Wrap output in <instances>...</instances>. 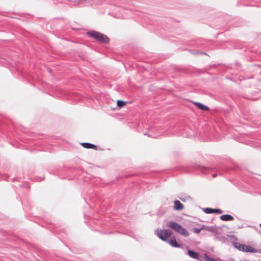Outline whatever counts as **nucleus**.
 <instances>
[{"label": "nucleus", "mask_w": 261, "mask_h": 261, "mask_svg": "<svg viewBox=\"0 0 261 261\" xmlns=\"http://www.w3.org/2000/svg\"><path fill=\"white\" fill-rule=\"evenodd\" d=\"M167 226L184 237H188L189 235L188 231L185 228L174 221H169Z\"/></svg>", "instance_id": "1"}, {"label": "nucleus", "mask_w": 261, "mask_h": 261, "mask_svg": "<svg viewBox=\"0 0 261 261\" xmlns=\"http://www.w3.org/2000/svg\"><path fill=\"white\" fill-rule=\"evenodd\" d=\"M87 33L90 37L101 43H107L110 41L109 38L106 35L102 34L100 32L95 31H91L88 32Z\"/></svg>", "instance_id": "2"}, {"label": "nucleus", "mask_w": 261, "mask_h": 261, "mask_svg": "<svg viewBox=\"0 0 261 261\" xmlns=\"http://www.w3.org/2000/svg\"><path fill=\"white\" fill-rule=\"evenodd\" d=\"M155 233L162 240L168 241V238L172 235V232L169 229H156Z\"/></svg>", "instance_id": "3"}, {"label": "nucleus", "mask_w": 261, "mask_h": 261, "mask_svg": "<svg viewBox=\"0 0 261 261\" xmlns=\"http://www.w3.org/2000/svg\"><path fill=\"white\" fill-rule=\"evenodd\" d=\"M233 245L239 250L242 251H244L245 252H256V249L249 245L242 244L237 242L233 243Z\"/></svg>", "instance_id": "4"}, {"label": "nucleus", "mask_w": 261, "mask_h": 261, "mask_svg": "<svg viewBox=\"0 0 261 261\" xmlns=\"http://www.w3.org/2000/svg\"><path fill=\"white\" fill-rule=\"evenodd\" d=\"M184 209V205L178 200H176L174 201V210L180 211Z\"/></svg>", "instance_id": "5"}, {"label": "nucleus", "mask_w": 261, "mask_h": 261, "mask_svg": "<svg viewBox=\"0 0 261 261\" xmlns=\"http://www.w3.org/2000/svg\"><path fill=\"white\" fill-rule=\"evenodd\" d=\"M220 219L221 220L224 221H232L234 220V218L232 216L228 214H225L221 216Z\"/></svg>", "instance_id": "6"}, {"label": "nucleus", "mask_w": 261, "mask_h": 261, "mask_svg": "<svg viewBox=\"0 0 261 261\" xmlns=\"http://www.w3.org/2000/svg\"><path fill=\"white\" fill-rule=\"evenodd\" d=\"M215 239L222 243H226V242L228 241V240L226 237L222 236L218 233L215 235Z\"/></svg>", "instance_id": "7"}, {"label": "nucleus", "mask_w": 261, "mask_h": 261, "mask_svg": "<svg viewBox=\"0 0 261 261\" xmlns=\"http://www.w3.org/2000/svg\"><path fill=\"white\" fill-rule=\"evenodd\" d=\"M168 242L173 247L179 248L180 245L177 242L175 238H172L171 240H168Z\"/></svg>", "instance_id": "8"}, {"label": "nucleus", "mask_w": 261, "mask_h": 261, "mask_svg": "<svg viewBox=\"0 0 261 261\" xmlns=\"http://www.w3.org/2000/svg\"><path fill=\"white\" fill-rule=\"evenodd\" d=\"M195 105L197 107V108L202 111H207L209 109L206 106H205L200 102H195Z\"/></svg>", "instance_id": "9"}, {"label": "nucleus", "mask_w": 261, "mask_h": 261, "mask_svg": "<svg viewBox=\"0 0 261 261\" xmlns=\"http://www.w3.org/2000/svg\"><path fill=\"white\" fill-rule=\"evenodd\" d=\"M188 254L191 257H192L193 258H195V259L198 258V256H199L198 253H197L194 251L190 250H188Z\"/></svg>", "instance_id": "10"}, {"label": "nucleus", "mask_w": 261, "mask_h": 261, "mask_svg": "<svg viewBox=\"0 0 261 261\" xmlns=\"http://www.w3.org/2000/svg\"><path fill=\"white\" fill-rule=\"evenodd\" d=\"M81 145L86 148H94L96 147L95 145L89 143L84 142L81 143Z\"/></svg>", "instance_id": "11"}, {"label": "nucleus", "mask_w": 261, "mask_h": 261, "mask_svg": "<svg viewBox=\"0 0 261 261\" xmlns=\"http://www.w3.org/2000/svg\"><path fill=\"white\" fill-rule=\"evenodd\" d=\"M203 211L206 214H213L214 212V209L212 208H204Z\"/></svg>", "instance_id": "12"}, {"label": "nucleus", "mask_w": 261, "mask_h": 261, "mask_svg": "<svg viewBox=\"0 0 261 261\" xmlns=\"http://www.w3.org/2000/svg\"><path fill=\"white\" fill-rule=\"evenodd\" d=\"M117 103L119 107L122 108L125 105V102L121 100H118Z\"/></svg>", "instance_id": "13"}, {"label": "nucleus", "mask_w": 261, "mask_h": 261, "mask_svg": "<svg viewBox=\"0 0 261 261\" xmlns=\"http://www.w3.org/2000/svg\"><path fill=\"white\" fill-rule=\"evenodd\" d=\"M145 135H147L149 137H152V138H155L156 137V135H153L152 134V130H149L148 131V133L147 134V133H144V134Z\"/></svg>", "instance_id": "14"}, {"label": "nucleus", "mask_w": 261, "mask_h": 261, "mask_svg": "<svg viewBox=\"0 0 261 261\" xmlns=\"http://www.w3.org/2000/svg\"><path fill=\"white\" fill-rule=\"evenodd\" d=\"M202 229V228H194L193 229V231L198 234L199 233H200V232L201 231V230Z\"/></svg>", "instance_id": "15"}, {"label": "nucleus", "mask_w": 261, "mask_h": 261, "mask_svg": "<svg viewBox=\"0 0 261 261\" xmlns=\"http://www.w3.org/2000/svg\"><path fill=\"white\" fill-rule=\"evenodd\" d=\"M223 213L222 211L220 209L216 208L214 209V213H217V214H222Z\"/></svg>", "instance_id": "16"}, {"label": "nucleus", "mask_w": 261, "mask_h": 261, "mask_svg": "<svg viewBox=\"0 0 261 261\" xmlns=\"http://www.w3.org/2000/svg\"><path fill=\"white\" fill-rule=\"evenodd\" d=\"M206 230L210 231H213V229L212 228L208 227L206 228Z\"/></svg>", "instance_id": "17"}, {"label": "nucleus", "mask_w": 261, "mask_h": 261, "mask_svg": "<svg viewBox=\"0 0 261 261\" xmlns=\"http://www.w3.org/2000/svg\"><path fill=\"white\" fill-rule=\"evenodd\" d=\"M212 176H213V177H216V174H213L212 175Z\"/></svg>", "instance_id": "18"}, {"label": "nucleus", "mask_w": 261, "mask_h": 261, "mask_svg": "<svg viewBox=\"0 0 261 261\" xmlns=\"http://www.w3.org/2000/svg\"><path fill=\"white\" fill-rule=\"evenodd\" d=\"M259 226L261 227V223L259 224Z\"/></svg>", "instance_id": "19"}]
</instances>
